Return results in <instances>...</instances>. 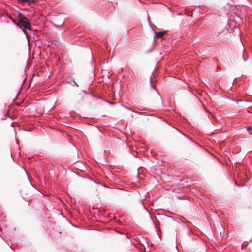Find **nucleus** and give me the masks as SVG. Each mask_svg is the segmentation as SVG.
I'll use <instances>...</instances> for the list:
<instances>
[{
    "mask_svg": "<svg viewBox=\"0 0 252 252\" xmlns=\"http://www.w3.org/2000/svg\"><path fill=\"white\" fill-rule=\"evenodd\" d=\"M247 130L249 132L250 134H252V128L250 126H248L247 127Z\"/></svg>",
    "mask_w": 252,
    "mask_h": 252,
    "instance_id": "4",
    "label": "nucleus"
},
{
    "mask_svg": "<svg viewBox=\"0 0 252 252\" xmlns=\"http://www.w3.org/2000/svg\"><path fill=\"white\" fill-rule=\"evenodd\" d=\"M166 33V31H162L156 33V37L158 38L162 37Z\"/></svg>",
    "mask_w": 252,
    "mask_h": 252,
    "instance_id": "3",
    "label": "nucleus"
},
{
    "mask_svg": "<svg viewBox=\"0 0 252 252\" xmlns=\"http://www.w3.org/2000/svg\"><path fill=\"white\" fill-rule=\"evenodd\" d=\"M17 18L18 20V23H16L14 20H12V21L15 25L19 27L22 30L25 34H26L25 30L23 29L22 27H23L25 29H28L30 31L32 30L29 20L26 17L21 13H19L17 15Z\"/></svg>",
    "mask_w": 252,
    "mask_h": 252,
    "instance_id": "1",
    "label": "nucleus"
},
{
    "mask_svg": "<svg viewBox=\"0 0 252 252\" xmlns=\"http://www.w3.org/2000/svg\"><path fill=\"white\" fill-rule=\"evenodd\" d=\"M19 3H27L29 4H33L37 2V0H18Z\"/></svg>",
    "mask_w": 252,
    "mask_h": 252,
    "instance_id": "2",
    "label": "nucleus"
}]
</instances>
